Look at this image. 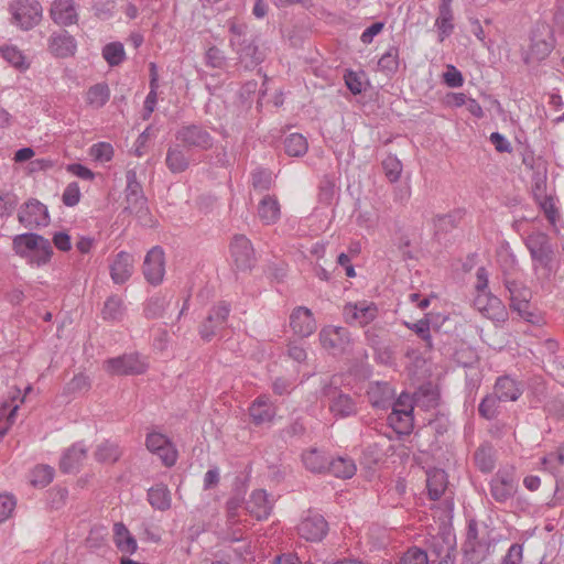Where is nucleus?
I'll use <instances>...</instances> for the list:
<instances>
[{"label":"nucleus","instance_id":"nucleus-1","mask_svg":"<svg viewBox=\"0 0 564 564\" xmlns=\"http://www.w3.org/2000/svg\"><path fill=\"white\" fill-rule=\"evenodd\" d=\"M229 45L245 69H254L265 59V51L259 46V36L250 33L246 23L229 21Z\"/></svg>","mask_w":564,"mask_h":564},{"label":"nucleus","instance_id":"nucleus-41","mask_svg":"<svg viewBox=\"0 0 564 564\" xmlns=\"http://www.w3.org/2000/svg\"><path fill=\"white\" fill-rule=\"evenodd\" d=\"M369 399L376 408H388L393 398V390L389 383H376L368 392Z\"/></svg>","mask_w":564,"mask_h":564},{"label":"nucleus","instance_id":"nucleus-62","mask_svg":"<svg viewBox=\"0 0 564 564\" xmlns=\"http://www.w3.org/2000/svg\"><path fill=\"white\" fill-rule=\"evenodd\" d=\"M500 267L502 270L503 279L510 278L512 272L518 267V261L516 259V256L512 252L506 251L505 253L500 254Z\"/></svg>","mask_w":564,"mask_h":564},{"label":"nucleus","instance_id":"nucleus-18","mask_svg":"<svg viewBox=\"0 0 564 564\" xmlns=\"http://www.w3.org/2000/svg\"><path fill=\"white\" fill-rule=\"evenodd\" d=\"M474 306L484 316L492 321L503 322L507 317V311L502 301L490 291L477 294L474 299Z\"/></svg>","mask_w":564,"mask_h":564},{"label":"nucleus","instance_id":"nucleus-58","mask_svg":"<svg viewBox=\"0 0 564 564\" xmlns=\"http://www.w3.org/2000/svg\"><path fill=\"white\" fill-rule=\"evenodd\" d=\"M90 388V380L87 376L83 373H78L74 376V378L66 383L65 391L67 393H77L82 391H87Z\"/></svg>","mask_w":564,"mask_h":564},{"label":"nucleus","instance_id":"nucleus-29","mask_svg":"<svg viewBox=\"0 0 564 564\" xmlns=\"http://www.w3.org/2000/svg\"><path fill=\"white\" fill-rule=\"evenodd\" d=\"M248 512L258 520L267 519L272 511V503L269 501L268 494L263 489L252 491L247 501Z\"/></svg>","mask_w":564,"mask_h":564},{"label":"nucleus","instance_id":"nucleus-14","mask_svg":"<svg viewBox=\"0 0 564 564\" xmlns=\"http://www.w3.org/2000/svg\"><path fill=\"white\" fill-rule=\"evenodd\" d=\"M297 534L308 542H321L328 532V522L316 512L308 511L297 524Z\"/></svg>","mask_w":564,"mask_h":564},{"label":"nucleus","instance_id":"nucleus-9","mask_svg":"<svg viewBox=\"0 0 564 564\" xmlns=\"http://www.w3.org/2000/svg\"><path fill=\"white\" fill-rule=\"evenodd\" d=\"M318 338L322 347L335 357L346 354L351 346L349 330L340 326L328 325L323 327Z\"/></svg>","mask_w":564,"mask_h":564},{"label":"nucleus","instance_id":"nucleus-56","mask_svg":"<svg viewBox=\"0 0 564 564\" xmlns=\"http://www.w3.org/2000/svg\"><path fill=\"white\" fill-rule=\"evenodd\" d=\"M541 464L545 469L554 474L560 465H564V447H560L557 452L544 456L541 459Z\"/></svg>","mask_w":564,"mask_h":564},{"label":"nucleus","instance_id":"nucleus-34","mask_svg":"<svg viewBox=\"0 0 564 564\" xmlns=\"http://www.w3.org/2000/svg\"><path fill=\"white\" fill-rule=\"evenodd\" d=\"M113 541L121 553L133 554L138 549L137 540L121 522L113 525Z\"/></svg>","mask_w":564,"mask_h":564},{"label":"nucleus","instance_id":"nucleus-13","mask_svg":"<svg viewBox=\"0 0 564 564\" xmlns=\"http://www.w3.org/2000/svg\"><path fill=\"white\" fill-rule=\"evenodd\" d=\"M19 223L29 229L45 227L50 224L47 207L35 198L29 199L18 213Z\"/></svg>","mask_w":564,"mask_h":564},{"label":"nucleus","instance_id":"nucleus-24","mask_svg":"<svg viewBox=\"0 0 564 564\" xmlns=\"http://www.w3.org/2000/svg\"><path fill=\"white\" fill-rule=\"evenodd\" d=\"M377 306L373 303L366 302L349 303L344 307V315L348 322L355 321L360 326H365L377 317Z\"/></svg>","mask_w":564,"mask_h":564},{"label":"nucleus","instance_id":"nucleus-60","mask_svg":"<svg viewBox=\"0 0 564 564\" xmlns=\"http://www.w3.org/2000/svg\"><path fill=\"white\" fill-rule=\"evenodd\" d=\"M91 155L98 161L109 162L113 156V148L110 143L99 142L93 145Z\"/></svg>","mask_w":564,"mask_h":564},{"label":"nucleus","instance_id":"nucleus-40","mask_svg":"<svg viewBox=\"0 0 564 564\" xmlns=\"http://www.w3.org/2000/svg\"><path fill=\"white\" fill-rule=\"evenodd\" d=\"M388 423L398 434L408 435L413 430V414L405 410L392 411L388 415Z\"/></svg>","mask_w":564,"mask_h":564},{"label":"nucleus","instance_id":"nucleus-19","mask_svg":"<svg viewBox=\"0 0 564 564\" xmlns=\"http://www.w3.org/2000/svg\"><path fill=\"white\" fill-rule=\"evenodd\" d=\"M145 446L150 452L158 454L165 466L170 467L176 463V451L165 435L155 432L149 433L145 438Z\"/></svg>","mask_w":564,"mask_h":564},{"label":"nucleus","instance_id":"nucleus-17","mask_svg":"<svg viewBox=\"0 0 564 564\" xmlns=\"http://www.w3.org/2000/svg\"><path fill=\"white\" fill-rule=\"evenodd\" d=\"M324 394L329 401V411L336 417H348L357 414V404L354 398L344 393L336 387H328Z\"/></svg>","mask_w":564,"mask_h":564},{"label":"nucleus","instance_id":"nucleus-38","mask_svg":"<svg viewBox=\"0 0 564 564\" xmlns=\"http://www.w3.org/2000/svg\"><path fill=\"white\" fill-rule=\"evenodd\" d=\"M474 460L480 471H492L496 466L494 447L488 443L480 445L474 453Z\"/></svg>","mask_w":564,"mask_h":564},{"label":"nucleus","instance_id":"nucleus-23","mask_svg":"<svg viewBox=\"0 0 564 564\" xmlns=\"http://www.w3.org/2000/svg\"><path fill=\"white\" fill-rule=\"evenodd\" d=\"M76 40L67 31L53 33L48 39V50L56 57H70L76 53Z\"/></svg>","mask_w":564,"mask_h":564},{"label":"nucleus","instance_id":"nucleus-26","mask_svg":"<svg viewBox=\"0 0 564 564\" xmlns=\"http://www.w3.org/2000/svg\"><path fill=\"white\" fill-rule=\"evenodd\" d=\"M133 272V258L126 251H120L110 264V276L113 283L123 284Z\"/></svg>","mask_w":564,"mask_h":564},{"label":"nucleus","instance_id":"nucleus-42","mask_svg":"<svg viewBox=\"0 0 564 564\" xmlns=\"http://www.w3.org/2000/svg\"><path fill=\"white\" fill-rule=\"evenodd\" d=\"M110 98V89L106 83H99L91 86L86 95V101L89 106L99 109L104 107Z\"/></svg>","mask_w":564,"mask_h":564},{"label":"nucleus","instance_id":"nucleus-44","mask_svg":"<svg viewBox=\"0 0 564 564\" xmlns=\"http://www.w3.org/2000/svg\"><path fill=\"white\" fill-rule=\"evenodd\" d=\"M123 301L119 295L109 296L101 311L105 321H120L123 316Z\"/></svg>","mask_w":564,"mask_h":564},{"label":"nucleus","instance_id":"nucleus-12","mask_svg":"<svg viewBox=\"0 0 564 564\" xmlns=\"http://www.w3.org/2000/svg\"><path fill=\"white\" fill-rule=\"evenodd\" d=\"M104 368L111 376H135L144 373L148 365L138 354H126L107 359Z\"/></svg>","mask_w":564,"mask_h":564},{"label":"nucleus","instance_id":"nucleus-43","mask_svg":"<svg viewBox=\"0 0 564 564\" xmlns=\"http://www.w3.org/2000/svg\"><path fill=\"white\" fill-rule=\"evenodd\" d=\"M284 150L289 156H303L308 150V143L301 133H291L284 139Z\"/></svg>","mask_w":564,"mask_h":564},{"label":"nucleus","instance_id":"nucleus-48","mask_svg":"<svg viewBox=\"0 0 564 564\" xmlns=\"http://www.w3.org/2000/svg\"><path fill=\"white\" fill-rule=\"evenodd\" d=\"M167 304L169 303L164 296L150 297L144 306V316L149 319L162 317Z\"/></svg>","mask_w":564,"mask_h":564},{"label":"nucleus","instance_id":"nucleus-39","mask_svg":"<svg viewBox=\"0 0 564 564\" xmlns=\"http://www.w3.org/2000/svg\"><path fill=\"white\" fill-rule=\"evenodd\" d=\"M0 55L20 72H25L30 68V62H28L26 56L15 45H2L0 47Z\"/></svg>","mask_w":564,"mask_h":564},{"label":"nucleus","instance_id":"nucleus-5","mask_svg":"<svg viewBox=\"0 0 564 564\" xmlns=\"http://www.w3.org/2000/svg\"><path fill=\"white\" fill-rule=\"evenodd\" d=\"M9 11L13 22L23 31L32 30L43 18V8L37 0H13Z\"/></svg>","mask_w":564,"mask_h":564},{"label":"nucleus","instance_id":"nucleus-36","mask_svg":"<svg viewBox=\"0 0 564 564\" xmlns=\"http://www.w3.org/2000/svg\"><path fill=\"white\" fill-rule=\"evenodd\" d=\"M357 467L352 458L347 456H338L329 459L327 473L341 478L349 479L356 474Z\"/></svg>","mask_w":564,"mask_h":564},{"label":"nucleus","instance_id":"nucleus-28","mask_svg":"<svg viewBox=\"0 0 564 564\" xmlns=\"http://www.w3.org/2000/svg\"><path fill=\"white\" fill-rule=\"evenodd\" d=\"M453 0H441L438 6V15L435 20V26L438 31V40L443 42L454 31V13L452 9Z\"/></svg>","mask_w":564,"mask_h":564},{"label":"nucleus","instance_id":"nucleus-61","mask_svg":"<svg viewBox=\"0 0 564 564\" xmlns=\"http://www.w3.org/2000/svg\"><path fill=\"white\" fill-rule=\"evenodd\" d=\"M17 500L12 495H0V521H6L13 512Z\"/></svg>","mask_w":564,"mask_h":564},{"label":"nucleus","instance_id":"nucleus-55","mask_svg":"<svg viewBox=\"0 0 564 564\" xmlns=\"http://www.w3.org/2000/svg\"><path fill=\"white\" fill-rule=\"evenodd\" d=\"M18 204V197L11 192H0V217L12 214Z\"/></svg>","mask_w":564,"mask_h":564},{"label":"nucleus","instance_id":"nucleus-49","mask_svg":"<svg viewBox=\"0 0 564 564\" xmlns=\"http://www.w3.org/2000/svg\"><path fill=\"white\" fill-rule=\"evenodd\" d=\"M463 219V212L457 209L436 217L435 227L438 231L448 232L456 228Z\"/></svg>","mask_w":564,"mask_h":564},{"label":"nucleus","instance_id":"nucleus-47","mask_svg":"<svg viewBox=\"0 0 564 564\" xmlns=\"http://www.w3.org/2000/svg\"><path fill=\"white\" fill-rule=\"evenodd\" d=\"M501 400L495 394H487L478 405V413L486 420H494L499 413V402Z\"/></svg>","mask_w":564,"mask_h":564},{"label":"nucleus","instance_id":"nucleus-64","mask_svg":"<svg viewBox=\"0 0 564 564\" xmlns=\"http://www.w3.org/2000/svg\"><path fill=\"white\" fill-rule=\"evenodd\" d=\"M444 83L452 88H458L463 86L464 78L462 73L455 66H448L447 70L443 75Z\"/></svg>","mask_w":564,"mask_h":564},{"label":"nucleus","instance_id":"nucleus-51","mask_svg":"<svg viewBox=\"0 0 564 564\" xmlns=\"http://www.w3.org/2000/svg\"><path fill=\"white\" fill-rule=\"evenodd\" d=\"M404 325L409 329L413 330L423 341H425L429 349L433 348L429 319H420L415 323L404 322Z\"/></svg>","mask_w":564,"mask_h":564},{"label":"nucleus","instance_id":"nucleus-53","mask_svg":"<svg viewBox=\"0 0 564 564\" xmlns=\"http://www.w3.org/2000/svg\"><path fill=\"white\" fill-rule=\"evenodd\" d=\"M400 564H431L425 550L410 547L401 557Z\"/></svg>","mask_w":564,"mask_h":564},{"label":"nucleus","instance_id":"nucleus-63","mask_svg":"<svg viewBox=\"0 0 564 564\" xmlns=\"http://www.w3.org/2000/svg\"><path fill=\"white\" fill-rule=\"evenodd\" d=\"M523 545L513 543L502 558V564H522Z\"/></svg>","mask_w":564,"mask_h":564},{"label":"nucleus","instance_id":"nucleus-35","mask_svg":"<svg viewBox=\"0 0 564 564\" xmlns=\"http://www.w3.org/2000/svg\"><path fill=\"white\" fill-rule=\"evenodd\" d=\"M447 475L443 469H432L427 471L426 488L429 497L432 500H438L447 487Z\"/></svg>","mask_w":564,"mask_h":564},{"label":"nucleus","instance_id":"nucleus-16","mask_svg":"<svg viewBox=\"0 0 564 564\" xmlns=\"http://www.w3.org/2000/svg\"><path fill=\"white\" fill-rule=\"evenodd\" d=\"M145 280L152 285L162 283L165 273L164 251L160 246L151 248L142 265Z\"/></svg>","mask_w":564,"mask_h":564},{"label":"nucleus","instance_id":"nucleus-37","mask_svg":"<svg viewBox=\"0 0 564 564\" xmlns=\"http://www.w3.org/2000/svg\"><path fill=\"white\" fill-rule=\"evenodd\" d=\"M302 462L310 471L322 474L327 473L329 458L325 453L312 448L302 454Z\"/></svg>","mask_w":564,"mask_h":564},{"label":"nucleus","instance_id":"nucleus-20","mask_svg":"<svg viewBox=\"0 0 564 564\" xmlns=\"http://www.w3.org/2000/svg\"><path fill=\"white\" fill-rule=\"evenodd\" d=\"M290 326L300 337L311 336L317 328L313 313L306 306L295 307L290 315Z\"/></svg>","mask_w":564,"mask_h":564},{"label":"nucleus","instance_id":"nucleus-46","mask_svg":"<svg viewBox=\"0 0 564 564\" xmlns=\"http://www.w3.org/2000/svg\"><path fill=\"white\" fill-rule=\"evenodd\" d=\"M102 57L110 66L120 65L126 58V53L122 43L111 42L105 45L102 48Z\"/></svg>","mask_w":564,"mask_h":564},{"label":"nucleus","instance_id":"nucleus-6","mask_svg":"<svg viewBox=\"0 0 564 564\" xmlns=\"http://www.w3.org/2000/svg\"><path fill=\"white\" fill-rule=\"evenodd\" d=\"M175 140L187 150L207 151L214 145L210 132L198 123L182 124L175 132Z\"/></svg>","mask_w":564,"mask_h":564},{"label":"nucleus","instance_id":"nucleus-3","mask_svg":"<svg viewBox=\"0 0 564 564\" xmlns=\"http://www.w3.org/2000/svg\"><path fill=\"white\" fill-rule=\"evenodd\" d=\"M530 42L524 62L544 61L555 47L552 26L544 21H538L531 31Z\"/></svg>","mask_w":564,"mask_h":564},{"label":"nucleus","instance_id":"nucleus-32","mask_svg":"<svg viewBox=\"0 0 564 564\" xmlns=\"http://www.w3.org/2000/svg\"><path fill=\"white\" fill-rule=\"evenodd\" d=\"M148 502L152 508L166 511L171 508V491L165 484H156L148 489Z\"/></svg>","mask_w":564,"mask_h":564},{"label":"nucleus","instance_id":"nucleus-54","mask_svg":"<svg viewBox=\"0 0 564 564\" xmlns=\"http://www.w3.org/2000/svg\"><path fill=\"white\" fill-rule=\"evenodd\" d=\"M205 62L207 66L213 68H223L227 63V58L219 47L213 45L205 53Z\"/></svg>","mask_w":564,"mask_h":564},{"label":"nucleus","instance_id":"nucleus-15","mask_svg":"<svg viewBox=\"0 0 564 564\" xmlns=\"http://www.w3.org/2000/svg\"><path fill=\"white\" fill-rule=\"evenodd\" d=\"M230 253L239 271L251 270L256 264L254 250L251 241L243 235L234 237L230 243Z\"/></svg>","mask_w":564,"mask_h":564},{"label":"nucleus","instance_id":"nucleus-45","mask_svg":"<svg viewBox=\"0 0 564 564\" xmlns=\"http://www.w3.org/2000/svg\"><path fill=\"white\" fill-rule=\"evenodd\" d=\"M503 284L509 292L510 295V304H516L517 302L524 299H531V291L520 281L511 278H505Z\"/></svg>","mask_w":564,"mask_h":564},{"label":"nucleus","instance_id":"nucleus-50","mask_svg":"<svg viewBox=\"0 0 564 564\" xmlns=\"http://www.w3.org/2000/svg\"><path fill=\"white\" fill-rule=\"evenodd\" d=\"M378 66L387 74H394L399 68V48L395 46L389 47L380 57Z\"/></svg>","mask_w":564,"mask_h":564},{"label":"nucleus","instance_id":"nucleus-21","mask_svg":"<svg viewBox=\"0 0 564 564\" xmlns=\"http://www.w3.org/2000/svg\"><path fill=\"white\" fill-rule=\"evenodd\" d=\"M50 17L58 25L76 24L78 12L75 0H54L50 9Z\"/></svg>","mask_w":564,"mask_h":564},{"label":"nucleus","instance_id":"nucleus-31","mask_svg":"<svg viewBox=\"0 0 564 564\" xmlns=\"http://www.w3.org/2000/svg\"><path fill=\"white\" fill-rule=\"evenodd\" d=\"M258 216L262 224L269 226L275 224L281 216L280 204L273 196H264L258 206Z\"/></svg>","mask_w":564,"mask_h":564},{"label":"nucleus","instance_id":"nucleus-33","mask_svg":"<svg viewBox=\"0 0 564 564\" xmlns=\"http://www.w3.org/2000/svg\"><path fill=\"white\" fill-rule=\"evenodd\" d=\"M122 449L117 442L105 440L96 446L94 457L98 463L115 464L120 459Z\"/></svg>","mask_w":564,"mask_h":564},{"label":"nucleus","instance_id":"nucleus-59","mask_svg":"<svg viewBox=\"0 0 564 564\" xmlns=\"http://www.w3.org/2000/svg\"><path fill=\"white\" fill-rule=\"evenodd\" d=\"M530 299H524L517 302L516 304H510V308L519 314V316L529 323H535V314L530 310Z\"/></svg>","mask_w":564,"mask_h":564},{"label":"nucleus","instance_id":"nucleus-30","mask_svg":"<svg viewBox=\"0 0 564 564\" xmlns=\"http://www.w3.org/2000/svg\"><path fill=\"white\" fill-rule=\"evenodd\" d=\"M501 401H517L522 394L521 384L509 376L499 377L494 392Z\"/></svg>","mask_w":564,"mask_h":564},{"label":"nucleus","instance_id":"nucleus-10","mask_svg":"<svg viewBox=\"0 0 564 564\" xmlns=\"http://www.w3.org/2000/svg\"><path fill=\"white\" fill-rule=\"evenodd\" d=\"M230 313L229 304L220 302L213 306L207 317L199 325V336L204 341H210L215 337L220 336L221 332L227 327L228 316Z\"/></svg>","mask_w":564,"mask_h":564},{"label":"nucleus","instance_id":"nucleus-11","mask_svg":"<svg viewBox=\"0 0 564 564\" xmlns=\"http://www.w3.org/2000/svg\"><path fill=\"white\" fill-rule=\"evenodd\" d=\"M490 495L498 503L512 499L518 490V480L512 468L499 469L489 482Z\"/></svg>","mask_w":564,"mask_h":564},{"label":"nucleus","instance_id":"nucleus-52","mask_svg":"<svg viewBox=\"0 0 564 564\" xmlns=\"http://www.w3.org/2000/svg\"><path fill=\"white\" fill-rule=\"evenodd\" d=\"M382 169L387 178L394 183L400 178L402 163L395 155L390 154L382 161Z\"/></svg>","mask_w":564,"mask_h":564},{"label":"nucleus","instance_id":"nucleus-22","mask_svg":"<svg viewBox=\"0 0 564 564\" xmlns=\"http://www.w3.org/2000/svg\"><path fill=\"white\" fill-rule=\"evenodd\" d=\"M276 414L275 405L268 395H259L249 406V415L254 425L259 426L273 421Z\"/></svg>","mask_w":564,"mask_h":564},{"label":"nucleus","instance_id":"nucleus-25","mask_svg":"<svg viewBox=\"0 0 564 564\" xmlns=\"http://www.w3.org/2000/svg\"><path fill=\"white\" fill-rule=\"evenodd\" d=\"M188 151L189 150L183 148V145L180 142L171 144L167 148L165 164L171 173H183L189 167L191 158L187 154Z\"/></svg>","mask_w":564,"mask_h":564},{"label":"nucleus","instance_id":"nucleus-7","mask_svg":"<svg viewBox=\"0 0 564 564\" xmlns=\"http://www.w3.org/2000/svg\"><path fill=\"white\" fill-rule=\"evenodd\" d=\"M524 245L528 248L534 269L540 265L543 269L551 271L552 262L554 260V249L551 243V238L541 231H534L524 240Z\"/></svg>","mask_w":564,"mask_h":564},{"label":"nucleus","instance_id":"nucleus-4","mask_svg":"<svg viewBox=\"0 0 564 564\" xmlns=\"http://www.w3.org/2000/svg\"><path fill=\"white\" fill-rule=\"evenodd\" d=\"M456 540L451 532H440L426 541L425 552L431 564H454Z\"/></svg>","mask_w":564,"mask_h":564},{"label":"nucleus","instance_id":"nucleus-2","mask_svg":"<svg viewBox=\"0 0 564 564\" xmlns=\"http://www.w3.org/2000/svg\"><path fill=\"white\" fill-rule=\"evenodd\" d=\"M13 251L28 260L30 264L42 267L51 261L53 247L48 239L34 232H25L14 236L12 240Z\"/></svg>","mask_w":564,"mask_h":564},{"label":"nucleus","instance_id":"nucleus-27","mask_svg":"<svg viewBox=\"0 0 564 564\" xmlns=\"http://www.w3.org/2000/svg\"><path fill=\"white\" fill-rule=\"evenodd\" d=\"M86 456L87 448L84 443H75L62 455L59 460V469L65 474L75 473L78 470Z\"/></svg>","mask_w":564,"mask_h":564},{"label":"nucleus","instance_id":"nucleus-8","mask_svg":"<svg viewBox=\"0 0 564 564\" xmlns=\"http://www.w3.org/2000/svg\"><path fill=\"white\" fill-rule=\"evenodd\" d=\"M126 188H124V212L137 215L142 218L148 215V199L144 195L141 183L138 181L137 172L130 169L126 172Z\"/></svg>","mask_w":564,"mask_h":564},{"label":"nucleus","instance_id":"nucleus-57","mask_svg":"<svg viewBox=\"0 0 564 564\" xmlns=\"http://www.w3.org/2000/svg\"><path fill=\"white\" fill-rule=\"evenodd\" d=\"M63 204L67 207L76 206L80 200V189L77 182L69 183L62 196Z\"/></svg>","mask_w":564,"mask_h":564}]
</instances>
